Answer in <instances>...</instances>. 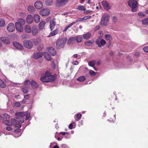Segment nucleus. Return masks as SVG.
Here are the masks:
<instances>
[{
	"label": "nucleus",
	"instance_id": "nucleus-55",
	"mask_svg": "<svg viewBox=\"0 0 148 148\" xmlns=\"http://www.w3.org/2000/svg\"><path fill=\"white\" fill-rule=\"evenodd\" d=\"M43 48V47L41 46H39L37 47V49L39 51H41Z\"/></svg>",
	"mask_w": 148,
	"mask_h": 148
},
{
	"label": "nucleus",
	"instance_id": "nucleus-28",
	"mask_svg": "<svg viewBox=\"0 0 148 148\" xmlns=\"http://www.w3.org/2000/svg\"><path fill=\"white\" fill-rule=\"evenodd\" d=\"M58 33V29H56L53 31L51 32L49 35L47 36V37H50L51 36H54L57 34Z\"/></svg>",
	"mask_w": 148,
	"mask_h": 148
},
{
	"label": "nucleus",
	"instance_id": "nucleus-47",
	"mask_svg": "<svg viewBox=\"0 0 148 148\" xmlns=\"http://www.w3.org/2000/svg\"><path fill=\"white\" fill-rule=\"evenodd\" d=\"M138 15L140 17H144L145 16V14L142 12H139L138 13Z\"/></svg>",
	"mask_w": 148,
	"mask_h": 148
},
{
	"label": "nucleus",
	"instance_id": "nucleus-39",
	"mask_svg": "<svg viewBox=\"0 0 148 148\" xmlns=\"http://www.w3.org/2000/svg\"><path fill=\"white\" fill-rule=\"evenodd\" d=\"M95 64V61L94 60H92L90 62H89L88 63V64L89 66L93 67Z\"/></svg>",
	"mask_w": 148,
	"mask_h": 148
},
{
	"label": "nucleus",
	"instance_id": "nucleus-46",
	"mask_svg": "<svg viewBox=\"0 0 148 148\" xmlns=\"http://www.w3.org/2000/svg\"><path fill=\"white\" fill-rule=\"evenodd\" d=\"M4 117L6 119V120H8L10 118V116L7 114H5L3 115Z\"/></svg>",
	"mask_w": 148,
	"mask_h": 148
},
{
	"label": "nucleus",
	"instance_id": "nucleus-19",
	"mask_svg": "<svg viewBox=\"0 0 148 148\" xmlns=\"http://www.w3.org/2000/svg\"><path fill=\"white\" fill-rule=\"evenodd\" d=\"M38 33V29L36 26H33L32 27V33L33 36H35Z\"/></svg>",
	"mask_w": 148,
	"mask_h": 148
},
{
	"label": "nucleus",
	"instance_id": "nucleus-40",
	"mask_svg": "<svg viewBox=\"0 0 148 148\" xmlns=\"http://www.w3.org/2000/svg\"><path fill=\"white\" fill-rule=\"evenodd\" d=\"M77 9H78L79 10L83 11H84L86 10V9L84 7L81 5H79L78 6Z\"/></svg>",
	"mask_w": 148,
	"mask_h": 148
},
{
	"label": "nucleus",
	"instance_id": "nucleus-56",
	"mask_svg": "<svg viewBox=\"0 0 148 148\" xmlns=\"http://www.w3.org/2000/svg\"><path fill=\"white\" fill-rule=\"evenodd\" d=\"M113 21L114 22H115L117 20V18L115 16H114L112 18Z\"/></svg>",
	"mask_w": 148,
	"mask_h": 148
},
{
	"label": "nucleus",
	"instance_id": "nucleus-6",
	"mask_svg": "<svg viewBox=\"0 0 148 148\" xmlns=\"http://www.w3.org/2000/svg\"><path fill=\"white\" fill-rule=\"evenodd\" d=\"M69 0H56V7H60L65 5L69 2Z\"/></svg>",
	"mask_w": 148,
	"mask_h": 148
},
{
	"label": "nucleus",
	"instance_id": "nucleus-16",
	"mask_svg": "<svg viewBox=\"0 0 148 148\" xmlns=\"http://www.w3.org/2000/svg\"><path fill=\"white\" fill-rule=\"evenodd\" d=\"M15 25L16 29L18 32H21L23 30V27L22 25L17 22L15 23Z\"/></svg>",
	"mask_w": 148,
	"mask_h": 148
},
{
	"label": "nucleus",
	"instance_id": "nucleus-52",
	"mask_svg": "<svg viewBox=\"0 0 148 148\" xmlns=\"http://www.w3.org/2000/svg\"><path fill=\"white\" fill-rule=\"evenodd\" d=\"M23 92L24 93H26L28 92V90L26 88H23L22 89Z\"/></svg>",
	"mask_w": 148,
	"mask_h": 148
},
{
	"label": "nucleus",
	"instance_id": "nucleus-35",
	"mask_svg": "<svg viewBox=\"0 0 148 148\" xmlns=\"http://www.w3.org/2000/svg\"><path fill=\"white\" fill-rule=\"evenodd\" d=\"M86 79V78L84 76H81L79 77L77 79V80L80 82L84 81Z\"/></svg>",
	"mask_w": 148,
	"mask_h": 148
},
{
	"label": "nucleus",
	"instance_id": "nucleus-22",
	"mask_svg": "<svg viewBox=\"0 0 148 148\" xmlns=\"http://www.w3.org/2000/svg\"><path fill=\"white\" fill-rule=\"evenodd\" d=\"M45 21H42L39 23V27L40 30H42L44 29L45 25Z\"/></svg>",
	"mask_w": 148,
	"mask_h": 148
},
{
	"label": "nucleus",
	"instance_id": "nucleus-53",
	"mask_svg": "<svg viewBox=\"0 0 148 148\" xmlns=\"http://www.w3.org/2000/svg\"><path fill=\"white\" fill-rule=\"evenodd\" d=\"M76 38V41L78 43L82 41V38Z\"/></svg>",
	"mask_w": 148,
	"mask_h": 148
},
{
	"label": "nucleus",
	"instance_id": "nucleus-25",
	"mask_svg": "<svg viewBox=\"0 0 148 148\" xmlns=\"http://www.w3.org/2000/svg\"><path fill=\"white\" fill-rule=\"evenodd\" d=\"M1 40L5 44H9L10 43V41L8 38H1Z\"/></svg>",
	"mask_w": 148,
	"mask_h": 148
},
{
	"label": "nucleus",
	"instance_id": "nucleus-14",
	"mask_svg": "<svg viewBox=\"0 0 148 148\" xmlns=\"http://www.w3.org/2000/svg\"><path fill=\"white\" fill-rule=\"evenodd\" d=\"M34 5L36 8L39 9L43 7L42 2L40 1H37L35 3Z\"/></svg>",
	"mask_w": 148,
	"mask_h": 148
},
{
	"label": "nucleus",
	"instance_id": "nucleus-32",
	"mask_svg": "<svg viewBox=\"0 0 148 148\" xmlns=\"http://www.w3.org/2000/svg\"><path fill=\"white\" fill-rule=\"evenodd\" d=\"M18 23L23 25L25 23V21L23 19L18 18Z\"/></svg>",
	"mask_w": 148,
	"mask_h": 148
},
{
	"label": "nucleus",
	"instance_id": "nucleus-12",
	"mask_svg": "<svg viewBox=\"0 0 148 148\" xmlns=\"http://www.w3.org/2000/svg\"><path fill=\"white\" fill-rule=\"evenodd\" d=\"M49 9H43L40 11V14L42 16H47L49 14Z\"/></svg>",
	"mask_w": 148,
	"mask_h": 148
},
{
	"label": "nucleus",
	"instance_id": "nucleus-41",
	"mask_svg": "<svg viewBox=\"0 0 148 148\" xmlns=\"http://www.w3.org/2000/svg\"><path fill=\"white\" fill-rule=\"evenodd\" d=\"M142 23L143 25H146L148 24V18L144 19L142 21Z\"/></svg>",
	"mask_w": 148,
	"mask_h": 148
},
{
	"label": "nucleus",
	"instance_id": "nucleus-24",
	"mask_svg": "<svg viewBox=\"0 0 148 148\" xmlns=\"http://www.w3.org/2000/svg\"><path fill=\"white\" fill-rule=\"evenodd\" d=\"M56 23V22L53 20L50 21V28L51 31L54 29Z\"/></svg>",
	"mask_w": 148,
	"mask_h": 148
},
{
	"label": "nucleus",
	"instance_id": "nucleus-17",
	"mask_svg": "<svg viewBox=\"0 0 148 148\" xmlns=\"http://www.w3.org/2000/svg\"><path fill=\"white\" fill-rule=\"evenodd\" d=\"M43 53L41 52L38 53H35L33 55V58L35 59H38L41 58L43 56Z\"/></svg>",
	"mask_w": 148,
	"mask_h": 148
},
{
	"label": "nucleus",
	"instance_id": "nucleus-3",
	"mask_svg": "<svg viewBox=\"0 0 148 148\" xmlns=\"http://www.w3.org/2000/svg\"><path fill=\"white\" fill-rule=\"evenodd\" d=\"M128 5L132 8V12H136L138 9L137 2L135 0H129L128 2Z\"/></svg>",
	"mask_w": 148,
	"mask_h": 148
},
{
	"label": "nucleus",
	"instance_id": "nucleus-64",
	"mask_svg": "<svg viewBox=\"0 0 148 148\" xmlns=\"http://www.w3.org/2000/svg\"><path fill=\"white\" fill-rule=\"evenodd\" d=\"M53 148H59V147L58 145H56L53 146Z\"/></svg>",
	"mask_w": 148,
	"mask_h": 148
},
{
	"label": "nucleus",
	"instance_id": "nucleus-44",
	"mask_svg": "<svg viewBox=\"0 0 148 148\" xmlns=\"http://www.w3.org/2000/svg\"><path fill=\"white\" fill-rule=\"evenodd\" d=\"M91 34L89 33H87L83 35V37H90Z\"/></svg>",
	"mask_w": 148,
	"mask_h": 148
},
{
	"label": "nucleus",
	"instance_id": "nucleus-15",
	"mask_svg": "<svg viewBox=\"0 0 148 148\" xmlns=\"http://www.w3.org/2000/svg\"><path fill=\"white\" fill-rule=\"evenodd\" d=\"M48 51L53 56L55 55L56 54V52L55 48L53 47H50L47 48Z\"/></svg>",
	"mask_w": 148,
	"mask_h": 148
},
{
	"label": "nucleus",
	"instance_id": "nucleus-9",
	"mask_svg": "<svg viewBox=\"0 0 148 148\" xmlns=\"http://www.w3.org/2000/svg\"><path fill=\"white\" fill-rule=\"evenodd\" d=\"M16 122V119H12L11 121H9L8 120H6V121H3V123L8 126L12 125Z\"/></svg>",
	"mask_w": 148,
	"mask_h": 148
},
{
	"label": "nucleus",
	"instance_id": "nucleus-29",
	"mask_svg": "<svg viewBox=\"0 0 148 148\" xmlns=\"http://www.w3.org/2000/svg\"><path fill=\"white\" fill-rule=\"evenodd\" d=\"M45 58L48 60L50 61L51 60V56L47 52H45Z\"/></svg>",
	"mask_w": 148,
	"mask_h": 148
},
{
	"label": "nucleus",
	"instance_id": "nucleus-27",
	"mask_svg": "<svg viewBox=\"0 0 148 148\" xmlns=\"http://www.w3.org/2000/svg\"><path fill=\"white\" fill-rule=\"evenodd\" d=\"M27 9L28 11L30 13H32L35 11V8L32 5H29Z\"/></svg>",
	"mask_w": 148,
	"mask_h": 148
},
{
	"label": "nucleus",
	"instance_id": "nucleus-11",
	"mask_svg": "<svg viewBox=\"0 0 148 148\" xmlns=\"http://www.w3.org/2000/svg\"><path fill=\"white\" fill-rule=\"evenodd\" d=\"M13 44L14 47L17 49L20 50H23V46L22 45L16 42H14Z\"/></svg>",
	"mask_w": 148,
	"mask_h": 148
},
{
	"label": "nucleus",
	"instance_id": "nucleus-54",
	"mask_svg": "<svg viewBox=\"0 0 148 148\" xmlns=\"http://www.w3.org/2000/svg\"><path fill=\"white\" fill-rule=\"evenodd\" d=\"M83 21V18H78L76 21H74V22H76V23L77 22H79V21Z\"/></svg>",
	"mask_w": 148,
	"mask_h": 148
},
{
	"label": "nucleus",
	"instance_id": "nucleus-10",
	"mask_svg": "<svg viewBox=\"0 0 148 148\" xmlns=\"http://www.w3.org/2000/svg\"><path fill=\"white\" fill-rule=\"evenodd\" d=\"M101 3L102 6L106 10H108L110 9V6L107 1H102Z\"/></svg>",
	"mask_w": 148,
	"mask_h": 148
},
{
	"label": "nucleus",
	"instance_id": "nucleus-7",
	"mask_svg": "<svg viewBox=\"0 0 148 148\" xmlns=\"http://www.w3.org/2000/svg\"><path fill=\"white\" fill-rule=\"evenodd\" d=\"M24 46L28 49H31L33 46L32 42L29 40H25L23 42Z\"/></svg>",
	"mask_w": 148,
	"mask_h": 148
},
{
	"label": "nucleus",
	"instance_id": "nucleus-43",
	"mask_svg": "<svg viewBox=\"0 0 148 148\" xmlns=\"http://www.w3.org/2000/svg\"><path fill=\"white\" fill-rule=\"evenodd\" d=\"M17 122L18 123L17 121H16V122L14 124V126L15 127H18V128H20L21 127V125L19 124H18L17 123Z\"/></svg>",
	"mask_w": 148,
	"mask_h": 148
},
{
	"label": "nucleus",
	"instance_id": "nucleus-2",
	"mask_svg": "<svg viewBox=\"0 0 148 148\" xmlns=\"http://www.w3.org/2000/svg\"><path fill=\"white\" fill-rule=\"evenodd\" d=\"M67 40L66 38H62V39H59L56 43V49H60L64 47V44L66 42Z\"/></svg>",
	"mask_w": 148,
	"mask_h": 148
},
{
	"label": "nucleus",
	"instance_id": "nucleus-13",
	"mask_svg": "<svg viewBox=\"0 0 148 148\" xmlns=\"http://www.w3.org/2000/svg\"><path fill=\"white\" fill-rule=\"evenodd\" d=\"M15 29V26L13 23H10L7 26V30L10 32H13Z\"/></svg>",
	"mask_w": 148,
	"mask_h": 148
},
{
	"label": "nucleus",
	"instance_id": "nucleus-8",
	"mask_svg": "<svg viewBox=\"0 0 148 148\" xmlns=\"http://www.w3.org/2000/svg\"><path fill=\"white\" fill-rule=\"evenodd\" d=\"M106 43V42L104 40L101 39L100 38L97 39L96 41V43L99 47H101L103 46Z\"/></svg>",
	"mask_w": 148,
	"mask_h": 148
},
{
	"label": "nucleus",
	"instance_id": "nucleus-48",
	"mask_svg": "<svg viewBox=\"0 0 148 148\" xmlns=\"http://www.w3.org/2000/svg\"><path fill=\"white\" fill-rule=\"evenodd\" d=\"M91 17V16L89 15L85 16L83 18V20H86L88 18H90Z\"/></svg>",
	"mask_w": 148,
	"mask_h": 148
},
{
	"label": "nucleus",
	"instance_id": "nucleus-38",
	"mask_svg": "<svg viewBox=\"0 0 148 148\" xmlns=\"http://www.w3.org/2000/svg\"><path fill=\"white\" fill-rule=\"evenodd\" d=\"M0 86L2 88H4L6 86L5 84L1 79H0Z\"/></svg>",
	"mask_w": 148,
	"mask_h": 148
},
{
	"label": "nucleus",
	"instance_id": "nucleus-57",
	"mask_svg": "<svg viewBox=\"0 0 148 148\" xmlns=\"http://www.w3.org/2000/svg\"><path fill=\"white\" fill-rule=\"evenodd\" d=\"M99 34H100L99 37H102L103 36V32L102 31H100L99 32Z\"/></svg>",
	"mask_w": 148,
	"mask_h": 148
},
{
	"label": "nucleus",
	"instance_id": "nucleus-63",
	"mask_svg": "<svg viewBox=\"0 0 148 148\" xmlns=\"http://www.w3.org/2000/svg\"><path fill=\"white\" fill-rule=\"evenodd\" d=\"M3 117L1 116H0V121H2L3 122Z\"/></svg>",
	"mask_w": 148,
	"mask_h": 148
},
{
	"label": "nucleus",
	"instance_id": "nucleus-5",
	"mask_svg": "<svg viewBox=\"0 0 148 148\" xmlns=\"http://www.w3.org/2000/svg\"><path fill=\"white\" fill-rule=\"evenodd\" d=\"M109 15L108 14H106L103 16L101 18V26H106L107 24L108 20L109 18H108Z\"/></svg>",
	"mask_w": 148,
	"mask_h": 148
},
{
	"label": "nucleus",
	"instance_id": "nucleus-49",
	"mask_svg": "<svg viewBox=\"0 0 148 148\" xmlns=\"http://www.w3.org/2000/svg\"><path fill=\"white\" fill-rule=\"evenodd\" d=\"M70 38L68 40V43L69 44H70L71 42H72L73 40V38Z\"/></svg>",
	"mask_w": 148,
	"mask_h": 148
},
{
	"label": "nucleus",
	"instance_id": "nucleus-36",
	"mask_svg": "<svg viewBox=\"0 0 148 148\" xmlns=\"http://www.w3.org/2000/svg\"><path fill=\"white\" fill-rule=\"evenodd\" d=\"M93 42V41L92 40H88L85 42V45L87 46H89L91 45Z\"/></svg>",
	"mask_w": 148,
	"mask_h": 148
},
{
	"label": "nucleus",
	"instance_id": "nucleus-31",
	"mask_svg": "<svg viewBox=\"0 0 148 148\" xmlns=\"http://www.w3.org/2000/svg\"><path fill=\"white\" fill-rule=\"evenodd\" d=\"M81 116L82 115L80 113H78L75 116V119L76 120L78 121L80 120Z\"/></svg>",
	"mask_w": 148,
	"mask_h": 148
},
{
	"label": "nucleus",
	"instance_id": "nucleus-37",
	"mask_svg": "<svg viewBox=\"0 0 148 148\" xmlns=\"http://www.w3.org/2000/svg\"><path fill=\"white\" fill-rule=\"evenodd\" d=\"M5 24V21L4 20L1 18H0V27H3Z\"/></svg>",
	"mask_w": 148,
	"mask_h": 148
},
{
	"label": "nucleus",
	"instance_id": "nucleus-61",
	"mask_svg": "<svg viewBox=\"0 0 148 148\" xmlns=\"http://www.w3.org/2000/svg\"><path fill=\"white\" fill-rule=\"evenodd\" d=\"M6 130L8 131H10L12 130V128L10 127H7Z\"/></svg>",
	"mask_w": 148,
	"mask_h": 148
},
{
	"label": "nucleus",
	"instance_id": "nucleus-4",
	"mask_svg": "<svg viewBox=\"0 0 148 148\" xmlns=\"http://www.w3.org/2000/svg\"><path fill=\"white\" fill-rule=\"evenodd\" d=\"M16 117L15 118L16 121H17L19 123H22L24 122L23 117L25 115V113L23 112H17L16 113Z\"/></svg>",
	"mask_w": 148,
	"mask_h": 148
},
{
	"label": "nucleus",
	"instance_id": "nucleus-21",
	"mask_svg": "<svg viewBox=\"0 0 148 148\" xmlns=\"http://www.w3.org/2000/svg\"><path fill=\"white\" fill-rule=\"evenodd\" d=\"M41 39L40 38H35V39H33V42L36 45H38L41 42Z\"/></svg>",
	"mask_w": 148,
	"mask_h": 148
},
{
	"label": "nucleus",
	"instance_id": "nucleus-1",
	"mask_svg": "<svg viewBox=\"0 0 148 148\" xmlns=\"http://www.w3.org/2000/svg\"><path fill=\"white\" fill-rule=\"evenodd\" d=\"M56 78V76L50 74V71L47 70L45 73L41 76L40 79L42 82H52Z\"/></svg>",
	"mask_w": 148,
	"mask_h": 148
},
{
	"label": "nucleus",
	"instance_id": "nucleus-23",
	"mask_svg": "<svg viewBox=\"0 0 148 148\" xmlns=\"http://www.w3.org/2000/svg\"><path fill=\"white\" fill-rule=\"evenodd\" d=\"M76 23V22H73L72 23H70L69 25L66 27L63 30V32H66L72 26L74 25Z\"/></svg>",
	"mask_w": 148,
	"mask_h": 148
},
{
	"label": "nucleus",
	"instance_id": "nucleus-62",
	"mask_svg": "<svg viewBox=\"0 0 148 148\" xmlns=\"http://www.w3.org/2000/svg\"><path fill=\"white\" fill-rule=\"evenodd\" d=\"M100 28V26L99 25H97L96 26L95 28V30L99 29Z\"/></svg>",
	"mask_w": 148,
	"mask_h": 148
},
{
	"label": "nucleus",
	"instance_id": "nucleus-20",
	"mask_svg": "<svg viewBox=\"0 0 148 148\" xmlns=\"http://www.w3.org/2000/svg\"><path fill=\"white\" fill-rule=\"evenodd\" d=\"M31 84L32 88L35 89L38 87V85L37 83L33 80L31 81Z\"/></svg>",
	"mask_w": 148,
	"mask_h": 148
},
{
	"label": "nucleus",
	"instance_id": "nucleus-42",
	"mask_svg": "<svg viewBox=\"0 0 148 148\" xmlns=\"http://www.w3.org/2000/svg\"><path fill=\"white\" fill-rule=\"evenodd\" d=\"M21 104L19 102L14 103V107H18L20 106Z\"/></svg>",
	"mask_w": 148,
	"mask_h": 148
},
{
	"label": "nucleus",
	"instance_id": "nucleus-33",
	"mask_svg": "<svg viewBox=\"0 0 148 148\" xmlns=\"http://www.w3.org/2000/svg\"><path fill=\"white\" fill-rule=\"evenodd\" d=\"M25 31L27 33H29L31 32V29L30 27L28 25H26L25 27Z\"/></svg>",
	"mask_w": 148,
	"mask_h": 148
},
{
	"label": "nucleus",
	"instance_id": "nucleus-26",
	"mask_svg": "<svg viewBox=\"0 0 148 148\" xmlns=\"http://www.w3.org/2000/svg\"><path fill=\"white\" fill-rule=\"evenodd\" d=\"M34 18L36 23H38L40 21V17L38 14H35L34 16Z\"/></svg>",
	"mask_w": 148,
	"mask_h": 148
},
{
	"label": "nucleus",
	"instance_id": "nucleus-51",
	"mask_svg": "<svg viewBox=\"0 0 148 148\" xmlns=\"http://www.w3.org/2000/svg\"><path fill=\"white\" fill-rule=\"evenodd\" d=\"M143 50L145 52L148 53V46L145 47L143 48Z\"/></svg>",
	"mask_w": 148,
	"mask_h": 148
},
{
	"label": "nucleus",
	"instance_id": "nucleus-18",
	"mask_svg": "<svg viewBox=\"0 0 148 148\" xmlns=\"http://www.w3.org/2000/svg\"><path fill=\"white\" fill-rule=\"evenodd\" d=\"M33 18L31 15H28L26 18V22L28 23L31 24L33 21Z\"/></svg>",
	"mask_w": 148,
	"mask_h": 148
},
{
	"label": "nucleus",
	"instance_id": "nucleus-34",
	"mask_svg": "<svg viewBox=\"0 0 148 148\" xmlns=\"http://www.w3.org/2000/svg\"><path fill=\"white\" fill-rule=\"evenodd\" d=\"M24 84L26 87H29L31 84V82L29 80H27L25 82Z\"/></svg>",
	"mask_w": 148,
	"mask_h": 148
},
{
	"label": "nucleus",
	"instance_id": "nucleus-50",
	"mask_svg": "<svg viewBox=\"0 0 148 148\" xmlns=\"http://www.w3.org/2000/svg\"><path fill=\"white\" fill-rule=\"evenodd\" d=\"M25 116H26L25 119L26 120H27L29 118L30 116V114L29 113H25Z\"/></svg>",
	"mask_w": 148,
	"mask_h": 148
},
{
	"label": "nucleus",
	"instance_id": "nucleus-60",
	"mask_svg": "<svg viewBox=\"0 0 148 148\" xmlns=\"http://www.w3.org/2000/svg\"><path fill=\"white\" fill-rule=\"evenodd\" d=\"M24 98L26 99H28L29 98V96L28 95H25L24 96Z\"/></svg>",
	"mask_w": 148,
	"mask_h": 148
},
{
	"label": "nucleus",
	"instance_id": "nucleus-45",
	"mask_svg": "<svg viewBox=\"0 0 148 148\" xmlns=\"http://www.w3.org/2000/svg\"><path fill=\"white\" fill-rule=\"evenodd\" d=\"M89 73L90 75L91 76H94L96 75L95 72L92 70H90Z\"/></svg>",
	"mask_w": 148,
	"mask_h": 148
},
{
	"label": "nucleus",
	"instance_id": "nucleus-58",
	"mask_svg": "<svg viewBox=\"0 0 148 148\" xmlns=\"http://www.w3.org/2000/svg\"><path fill=\"white\" fill-rule=\"evenodd\" d=\"M73 125L72 123H70L69 127V128L70 130L72 129L73 128Z\"/></svg>",
	"mask_w": 148,
	"mask_h": 148
},
{
	"label": "nucleus",
	"instance_id": "nucleus-59",
	"mask_svg": "<svg viewBox=\"0 0 148 148\" xmlns=\"http://www.w3.org/2000/svg\"><path fill=\"white\" fill-rule=\"evenodd\" d=\"M134 56L136 57H138L140 56V53L138 52H136L134 53Z\"/></svg>",
	"mask_w": 148,
	"mask_h": 148
},
{
	"label": "nucleus",
	"instance_id": "nucleus-30",
	"mask_svg": "<svg viewBox=\"0 0 148 148\" xmlns=\"http://www.w3.org/2000/svg\"><path fill=\"white\" fill-rule=\"evenodd\" d=\"M45 3L47 6L51 5L53 3V0H46Z\"/></svg>",
	"mask_w": 148,
	"mask_h": 148
}]
</instances>
